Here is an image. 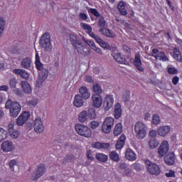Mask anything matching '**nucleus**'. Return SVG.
<instances>
[{
    "label": "nucleus",
    "instance_id": "1",
    "mask_svg": "<svg viewBox=\"0 0 182 182\" xmlns=\"http://www.w3.org/2000/svg\"><path fill=\"white\" fill-rule=\"evenodd\" d=\"M69 39L71 45H73L74 49L77 50L80 55H85L87 56L90 53V50L87 48V46L83 45L82 39L80 38L77 34L73 33L69 35Z\"/></svg>",
    "mask_w": 182,
    "mask_h": 182
},
{
    "label": "nucleus",
    "instance_id": "2",
    "mask_svg": "<svg viewBox=\"0 0 182 182\" xmlns=\"http://www.w3.org/2000/svg\"><path fill=\"white\" fill-rule=\"evenodd\" d=\"M35 65L36 69L40 71L36 85L37 87H42V86H43V82H45L46 79H48V76H49V71L48 69L43 68V64L41 63V58L38 53H36Z\"/></svg>",
    "mask_w": 182,
    "mask_h": 182
},
{
    "label": "nucleus",
    "instance_id": "3",
    "mask_svg": "<svg viewBox=\"0 0 182 182\" xmlns=\"http://www.w3.org/2000/svg\"><path fill=\"white\" fill-rule=\"evenodd\" d=\"M5 108L9 109V115L11 117H18V115L21 113V110H22L21 104L16 101H12L11 100H8L6 102Z\"/></svg>",
    "mask_w": 182,
    "mask_h": 182
},
{
    "label": "nucleus",
    "instance_id": "4",
    "mask_svg": "<svg viewBox=\"0 0 182 182\" xmlns=\"http://www.w3.org/2000/svg\"><path fill=\"white\" fill-rule=\"evenodd\" d=\"M99 32L104 35V36H107V38H116V33H114L112 30L106 28V20H105V17L103 16H100L97 21Z\"/></svg>",
    "mask_w": 182,
    "mask_h": 182
},
{
    "label": "nucleus",
    "instance_id": "5",
    "mask_svg": "<svg viewBox=\"0 0 182 182\" xmlns=\"http://www.w3.org/2000/svg\"><path fill=\"white\" fill-rule=\"evenodd\" d=\"M135 136L139 140H141L146 137L147 134V127L141 122H136L134 125Z\"/></svg>",
    "mask_w": 182,
    "mask_h": 182
},
{
    "label": "nucleus",
    "instance_id": "6",
    "mask_svg": "<svg viewBox=\"0 0 182 182\" xmlns=\"http://www.w3.org/2000/svg\"><path fill=\"white\" fill-rule=\"evenodd\" d=\"M40 46L45 50V52L50 53L52 52L53 46L50 42V33H46L40 38Z\"/></svg>",
    "mask_w": 182,
    "mask_h": 182
},
{
    "label": "nucleus",
    "instance_id": "7",
    "mask_svg": "<svg viewBox=\"0 0 182 182\" xmlns=\"http://www.w3.org/2000/svg\"><path fill=\"white\" fill-rule=\"evenodd\" d=\"M145 164L148 173L154 176H159V174H160L161 171L159 165L152 163L149 159L145 160Z\"/></svg>",
    "mask_w": 182,
    "mask_h": 182
},
{
    "label": "nucleus",
    "instance_id": "8",
    "mask_svg": "<svg viewBox=\"0 0 182 182\" xmlns=\"http://www.w3.org/2000/svg\"><path fill=\"white\" fill-rule=\"evenodd\" d=\"M75 130L80 136H83L84 137H90L92 136L90 129L83 124H77L75 125Z\"/></svg>",
    "mask_w": 182,
    "mask_h": 182
},
{
    "label": "nucleus",
    "instance_id": "9",
    "mask_svg": "<svg viewBox=\"0 0 182 182\" xmlns=\"http://www.w3.org/2000/svg\"><path fill=\"white\" fill-rule=\"evenodd\" d=\"M45 171H46V168L43 164L38 165L36 170L32 174L33 180L35 181L41 178L45 174Z\"/></svg>",
    "mask_w": 182,
    "mask_h": 182
},
{
    "label": "nucleus",
    "instance_id": "10",
    "mask_svg": "<svg viewBox=\"0 0 182 182\" xmlns=\"http://www.w3.org/2000/svg\"><path fill=\"white\" fill-rule=\"evenodd\" d=\"M152 56L159 60H162L163 62H167V60H168V58L166 56L164 52L159 51L157 48H154L152 50Z\"/></svg>",
    "mask_w": 182,
    "mask_h": 182
},
{
    "label": "nucleus",
    "instance_id": "11",
    "mask_svg": "<svg viewBox=\"0 0 182 182\" xmlns=\"http://www.w3.org/2000/svg\"><path fill=\"white\" fill-rule=\"evenodd\" d=\"M112 56L117 63H120L121 65H129V62L126 60V58L122 55L120 53L114 51L112 53Z\"/></svg>",
    "mask_w": 182,
    "mask_h": 182
},
{
    "label": "nucleus",
    "instance_id": "12",
    "mask_svg": "<svg viewBox=\"0 0 182 182\" xmlns=\"http://www.w3.org/2000/svg\"><path fill=\"white\" fill-rule=\"evenodd\" d=\"M29 117V112H24L21 114H20L19 117L16 119V124H17V126H23V124L26 123Z\"/></svg>",
    "mask_w": 182,
    "mask_h": 182
},
{
    "label": "nucleus",
    "instance_id": "13",
    "mask_svg": "<svg viewBox=\"0 0 182 182\" xmlns=\"http://www.w3.org/2000/svg\"><path fill=\"white\" fill-rule=\"evenodd\" d=\"M114 102V100L113 99V96L112 95H107L104 98L103 102V107L105 110H110L113 106V103Z\"/></svg>",
    "mask_w": 182,
    "mask_h": 182
},
{
    "label": "nucleus",
    "instance_id": "14",
    "mask_svg": "<svg viewBox=\"0 0 182 182\" xmlns=\"http://www.w3.org/2000/svg\"><path fill=\"white\" fill-rule=\"evenodd\" d=\"M92 106L99 109L102 106L103 103V99H102V95L99 94H93L92 95Z\"/></svg>",
    "mask_w": 182,
    "mask_h": 182
},
{
    "label": "nucleus",
    "instance_id": "15",
    "mask_svg": "<svg viewBox=\"0 0 182 182\" xmlns=\"http://www.w3.org/2000/svg\"><path fill=\"white\" fill-rule=\"evenodd\" d=\"M33 127L36 133L43 132V130H45V127H43V122H42V119H41V117L36 118L34 120Z\"/></svg>",
    "mask_w": 182,
    "mask_h": 182
},
{
    "label": "nucleus",
    "instance_id": "16",
    "mask_svg": "<svg viewBox=\"0 0 182 182\" xmlns=\"http://www.w3.org/2000/svg\"><path fill=\"white\" fill-rule=\"evenodd\" d=\"M168 142L167 141H164L161 144L159 148L158 149V153L160 157H163L168 151Z\"/></svg>",
    "mask_w": 182,
    "mask_h": 182
},
{
    "label": "nucleus",
    "instance_id": "17",
    "mask_svg": "<svg viewBox=\"0 0 182 182\" xmlns=\"http://www.w3.org/2000/svg\"><path fill=\"white\" fill-rule=\"evenodd\" d=\"M171 130V127L170 126H160L157 129V134L161 137H166Z\"/></svg>",
    "mask_w": 182,
    "mask_h": 182
},
{
    "label": "nucleus",
    "instance_id": "18",
    "mask_svg": "<svg viewBox=\"0 0 182 182\" xmlns=\"http://www.w3.org/2000/svg\"><path fill=\"white\" fill-rule=\"evenodd\" d=\"M164 161L167 166H173L174 164V161H176V155L173 152H168L164 156Z\"/></svg>",
    "mask_w": 182,
    "mask_h": 182
},
{
    "label": "nucleus",
    "instance_id": "19",
    "mask_svg": "<svg viewBox=\"0 0 182 182\" xmlns=\"http://www.w3.org/2000/svg\"><path fill=\"white\" fill-rule=\"evenodd\" d=\"M92 149H97L98 150L103 149L106 150L110 147L109 143H103V142H92L91 144Z\"/></svg>",
    "mask_w": 182,
    "mask_h": 182
},
{
    "label": "nucleus",
    "instance_id": "20",
    "mask_svg": "<svg viewBox=\"0 0 182 182\" xmlns=\"http://www.w3.org/2000/svg\"><path fill=\"white\" fill-rule=\"evenodd\" d=\"M1 147L3 151L8 153V151H12L14 150V144L11 141H6L1 144Z\"/></svg>",
    "mask_w": 182,
    "mask_h": 182
},
{
    "label": "nucleus",
    "instance_id": "21",
    "mask_svg": "<svg viewBox=\"0 0 182 182\" xmlns=\"http://www.w3.org/2000/svg\"><path fill=\"white\" fill-rule=\"evenodd\" d=\"M125 159L129 161H134L137 158L136 153L132 149H127L125 151Z\"/></svg>",
    "mask_w": 182,
    "mask_h": 182
},
{
    "label": "nucleus",
    "instance_id": "22",
    "mask_svg": "<svg viewBox=\"0 0 182 182\" xmlns=\"http://www.w3.org/2000/svg\"><path fill=\"white\" fill-rule=\"evenodd\" d=\"M20 65L23 69H29L32 65V59L29 57H26L21 60Z\"/></svg>",
    "mask_w": 182,
    "mask_h": 182
},
{
    "label": "nucleus",
    "instance_id": "23",
    "mask_svg": "<svg viewBox=\"0 0 182 182\" xmlns=\"http://www.w3.org/2000/svg\"><path fill=\"white\" fill-rule=\"evenodd\" d=\"M80 96L85 99V100H87L90 97V92H89V89L86 87H81L79 89Z\"/></svg>",
    "mask_w": 182,
    "mask_h": 182
},
{
    "label": "nucleus",
    "instance_id": "24",
    "mask_svg": "<svg viewBox=\"0 0 182 182\" xmlns=\"http://www.w3.org/2000/svg\"><path fill=\"white\" fill-rule=\"evenodd\" d=\"M81 28L82 29H85L87 31V33L91 36L93 39L96 38L97 35L95 34V33L92 32V26H89L87 23H82L81 24Z\"/></svg>",
    "mask_w": 182,
    "mask_h": 182
},
{
    "label": "nucleus",
    "instance_id": "25",
    "mask_svg": "<svg viewBox=\"0 0 182 182\" xmlns=\"http://www.w3.org/2000/svg\"><path fill=\"white\" fill-rule=\"evenodd\" d=\"M85 102L83 101V97L80 96V95H76L74 98V106L75 107H82L83 106Z\"/></svg>",
    "mask_w": 182,
    "mask_h": 182
},
{
    "label": "nucleus",
    "instance_id": "26",
    "mask_svg": "<svg viewBox=\"0 0 182 182\" xmlns=\"http://www.w3.org/2000/svg\"><path fill=\"white\" fill-rule=\"evenodd\" d=\"M21 85L24 93H26V95L32 93V87H31L29 82L27 81H21Z\"/></svg>",
    "mask_w": 182,
    "mask_h": 182
},
{
    "label": "nucleus",
    "instance_id": "27",
    "mask_svg": "<svg viewBox=\"0 0 182 182\" xmlns=\"http://www.w3.org/2000/svg\"><path fill=\"white\" fill-rule=\"evenodd\" d=\"M134 65L139 72H143V70H144V68L141 67V59H140V55L139 54L135 55Z\"/></svg>",
    "mask_w": 182,
    "mask_h": 182
},
{
    "label": "nucleus",
    "instance_id": "28",
    "mask_svg": "<svg viewBox=\"0 0 182 182\" xmlns=\"http://www.w3.org/2000/svg\"><path fill=\"white\" fill-rule=\"evenodd\" d=\"M125 141H126V136L121 135V136L119 137V139H118L115 145L117 150H122V149H123V146H124Z\"/></svg>",
    "mask_w": 182,
    "mask_h": 182
},
{
    "label": "nucleus",
    "instance_id": "29",
    "mask_svg": "<svg viewBox=\"0 0 182 182\" xmlns=\"http://www.w3.org/2000/svg\"><path fill=\"white\" fill-rule=\"evenodd\" d=\"M13 73L15 75H19L23 79H29V74L23 69H14Z\"/></svg>",
    "mask_w": 182,
    "mask_h": 182
},
{
    "label": "nucleus",
    "instance_id": "30",
    "mask_svg": "<svg viewBox=\"0 0 182 182\" xmlns=\"http://www.w3.org/2000/svg\"><path fill=\"white\" fill-rule=\"evenodd\" d=\"M117 9H119V14L123 16L127 15V11L126 10V3L124 1H120L117 5Z\"/></svg>",
    "mask_w": 182,
    "mask_h": 182
},
{
    "label": "nucleus",
    "instance_id": "31",
    "mask_svg": "<svg viewBox=\"0 0 182 182\" xmlns=\"http://www.w3.org/2000/svg\"><path fill=\"white\" fill-rule=\"evenodd\" d=\"M114 116L115 119H120L122 117V105L117 103L114 108Z\"/></svg>",
    "mask_w": 182,
    "mask_h": 182
},
{
    "label": "nucleus",
    "instance_id": "32",
    "mask_svg": "<svg viewBox=\"0 0 182 182\" xmlns=\"http://www.w3.org/2000/svg\"><path fill=\"white\" fill-rule=\"evenodd\" d=\"M95 159L100 161L101 163H106L107 161L109 156L105 154L102 153H98L95 155Z\"/></svg>",
    "mask_w": 182,
    "mask_h": 182
},
{
    "label": "nucleus",
    "instance_id": "33",
    "mask_svg": "<svg viewBox=\"0 0 182 182\" xmlns=\"http://www.w3.org/2000/svg\"><path fill=\"white\" fill-rule=\"evenodd\" d=\"M92 90L95 93L94 95H102V93L103 92L102 87L97 82L93 84Z\"/></svg>",
    "mask_w": 182,
    "mask_h": 182
},
{
    "label": "nucleus",
    "instance_id": "34",
    "mask_svg": "<svg viewBox=\"0 0 182 182\" xmlns=\"http://www.w3.org/2000/svg\"><path fill=\"white\" fill-rule=\"evenodd\" d=\"M122 132H123V126L122 125V123L117 124L114 129V135L119 136V134H122Z\"/></svg>",
    "mask_w": 182,
    "mask_h": 182
},
{
    "label": "nucleus",
    "instance_id": "35",
    "mask_svg": "<svg viewBox=\"0 0 182 182\" xmlns=\"http://www.w3.org/2000/svg\"><path fill=\"white\" fill-rule=\"evenodd\" d=\"M78 120L80 123H85L87 120V112L82 111L78 115Z\"/></svg>",
    "mask_w": 182,
    "mask_h": 182
},
{
    "label": "nucleus",
    "instance_id": "36",
    "mask_svg": "<svg viewBox=\"0 0 182 182\" xmlns=\"http://www.w3.org/2000/svg\"><path fill=\"white\" fill-rule=\"evenodd\" d=\"M109 159L113 160V161H116L117 163L120 161V156H119V154L114 151L109 153Z\"/></svg>",
    "mask_w": 182,
    "mask_h": 182
},
{
    "label": "nucleus",
    "instance_id": "37",
    "mask_svg": "<svg viewBox=\"0 0 182 182\" xmlns=\"http://www.w3.org/2000/svg\"><path fill=\"white\" fill-rule=\"evenodd\" d=\"M173 58L178 62H182V55L180 50L177 48L173 49Z\"/></svg>",
    "mask_w": 182,
    "mask_h": 182
},
{
    "label": "nucleus",
    "instance_id": "38",
    "mask_svg": "<svg viewBox=\"0 0 182 182\" xmlns=\"http://www.w3.org/2000/svg\"><path fill=\"white\" fill-rule=\"evenodd\" d=\"M5 25H6V21L4 17H0V38L2 36L4 31H5Z\"/></svg>",
    "mask_w": 182,
    "mask_h": 182
},
{
    "label": "nucleus",
    "instance_id": "39",
    "mask_svg": "<svg viewBox=\"0 0 182 182\" xmlns=\"http://www.w3.org/2000/svg\"><path fill=\"white\" fill-rule=\"evenodd\" d=\"M105 124H106L107 126L110 127L111 128L113 127L114 124V119L112 118V117H107L105 119V120L103 122Z\"/></svg>",
    "mask_w": 182,
    "mask_h": 182
},
{
    "label": "nucleus",
    "instance_id": "40",
    "mask_svg": "<svg viewBox=\"0 0 182 182\" xmlns=\"http://www.w3.org/2000/svg\"><path fill=\"white\" fill-rule=\"evenodd\" d=\"M8 132L3 128H0V143L2 140H5L8 137Z\"/></svg>",
    "mask_w": 182,
    "mask_h": 182
},
{
    "label": "nucleus",
    "instance_id": "41",
    "mask_svg": "<svg viewBox=\"0 0 182 182\" xmlns=\"http://www.w3.org/2000/svg\"><path fill=\"white\" fill-rule=\"evenodd\" d=\"M150 149H156L159 146V141L156 139H151L149 142Z\"/></svg>",
    "mask_w": 182,
    "mask_h": 182
},
{
    "label": "nucleus",
    "instance_id": "42",
    "mask_svg": "<svg viewBox=\"0 0 182 182\" xmlns=\"http://www.w3.org/2000/svg\"><path fill=\"white\" fill-rule=\"evenodd\" d=\"M75 161V156L67 155L63 159V163H73Z\"/></svg>",
    "mask_w": 182,
    "mask_h": 182
},
{
    "label": "nucleus",
    "instance_id": "43",
    "mask_svg": "<svg viewBox=\"0 0 182 182\" xmlns=\"http://www.w3.org/2000/svg\"><path fill=\"white\" fill-rule=\"evenodd\" d=\"M88 117H90L92 119H96V109L94 108H89Z\"/></svg>",
    "mask_w": 182,
    "mask_h": 182
},
{
    "label": "nucleus",
    "instance_id": "44",
    "mask_svg": "<svg viewBox=\"0 0 182 182\" xmlns=\"http://www.w3.org/2000/svg\"><path fill=\"white\" fill-rule=\"evenodd\" d=\"M151 122L155 125L157 126V124H159L160 123V116H159V114H154L153 117H152V121Z\"/></svg>",
    "mask_w": 182,
    "mask_h": 182
},
{
    "label": "nucleus",
    "instance_id": "45",
    "mask_svg": "<svg viewBox=\"0 0 182 182\" xmlns=\"http://www.w3.org/2000/svg\"><path fill=\"white\" fill-rule=\"evenodd\" d=\"M102 130L103 133H105L107 134L108 133H110L112 132V127H109V125H107L106 124L103 123L102 127Z\"/></svg>",
    "mask_w": 182,
    "mask_h": 182
},
{
    "label": "nucleus",
    "instance_id": "46",
    "mask_svg": "<svg viewBox=\"0 0 182 182\" xmlns=\"http://www.w3.org/2000/svg\"><path fill=\"white\" fill-rule=\"evenodd\" d=\"M16 85H18V80H16V78H12L9 80V86L11 89H16Z\"/></svg>",
    "mask_w": 182,
    "mask_h": 182
},
{
    "label": "nucleus",
    "instance_id": "47",
    "mask_svg": "<svg viewBox=\"0 0 182 182\" xmlns=\"http://www.w3.org/2000/svg\"><path fill=\"white\" fill-rule=\"evenodd\" d=\"M122 99L125 103H127L130 100V91L126 90L124 95L122 97Z\"/></svg>",
    "mask_w": 182,
    "mask_h": 182
},
{
    "label": "nucleus",
    "instance_id": "48",
    "mask_svg": "<svg viewBox=\"0 0 182 182\" xmlns=\"http://www.w3.org/2000/svg\"><path fill=\"white\" fill-rule=\"evenodd\" d=\"M17 163L18 162L15 159H12L9 162V166L11 171H14V167L16 166Z\"/></svg>",
    "mask_w": 182,
    "mask_h": 182
},
{
    "label": "nucleus",
    "instance_id": "49",
    "mask_svg": "<svg viewBox=\"0 0 182 182\" xmlns=\"http://www.w3.org/2000/svg\"><path fill=\"white\" fill-rule=\"evenodd\" d=\"M12 139H18L19 137V132L16 129H14L11 132H9Z\"/></svg>",
    "mask_w": 182,
    "mask_h": 182
},
{
    "label": "nucleus",
    "instance_id": "50",
    "mask_svg": "<svg viewBox=\"0 0 182 182\" xmlns=\"http://www.w3.org/2000/svg\"><path fill=\"white\" fill-rule=\"evenodd\" d=\"M88 12L90 14H92L94 15V16H96L97 18H99L100 16V13L97 11L96 9H90Z\"/></svg>",
    "mask_w": 182,
    "mask_h": 182
},
{
    "label": "nucleus",
    "instance_id": "51",
    "mask_svg": "<svg viewBox=\"0 0 182 182\" xmlns=\"http://www.w3.org/2000/svg\"><path fill=\"white\" fill-rule=\"evenodd\" d=\"M168 73L169 75H177L178 73V70L174 68H168Z\"/></svg>",
    "mask_w": 182,
    "mask_h": 182
},
{
    "label": "nucleus",
    "instance_id": "52",
    "mask_svg": "<svg viewBox=\"0 0 182 182\" xmlns=\"http://www.w3.org/2000/svg\"><path fill=\"white\" fill-rule=\"evenodd\" d=\"M100 46H101V47L103 48L104 49H109V48H110V46L109 45V43L105 42L103 40H102V41L100 43Z\"/></svg>",
    "mask_w": 182,
    "mask_h": 182
},
{
    "label": "nucleus",
    "instance_id": "53",
    "mask_svg": "<svg viewBox=\"0 0 182 182\" xmlns=\"http://www.w3.org/2000/svg\"><path fill=\"white\" fill-rule=\"evenodd\" d=\"M90 127L91 129H97V127H99V122L97 121H92L90 122Z\"/></svg>",
    "mask_w": 182,
    "mask_h": 182
},
{
    "label": "nucleus",
    "instance_id": "54",
    "mask_svg": "<svg viewBox=\"0 0 182 182\" xmlns=\"http://www.w3.org/2000/svg\"><path fill=\"white\" fill-rule=\"evenodd\" d=\"M15 90H14L15 95H16V96H19L20 97H21L22 96H23V93H22V91H21V90H19V88H14Z\"/></svg>",
    "mask_w": 182,
    "mask_h": 182
},
{
    "label": "nucleus",
    "instance_id": "55",
    "mask_svg": "<svg viewBox=\"0 0 182 182\" xmlns=\"http://www.w3.org/2000/svg\"><path fill=\"white\" fill-rule=\"evenodd\" d=\"M28 106L35 107V106H36V105H38V100H36V99L31 100L28 101Z\"/></svg>",
    "mask_w": 182,
    "mask_h": 182
},
{
    "label": "nucleus",
    "instance_id": "56",
    "mask_svg": "<svg viewBox=\"0 0 182 182\" xmlns=\"http://www.w3.org/2000/svg\"><path fill=\"white\" fill-rule=\"evenodd\" d=\"M85 43H87V45H89L91 49H96V45H95V43L93 41H85Z\"/></svg>",
    "mask_w": 182,
    "mask_h": 182
},
{
    "label": "nucleus",
    "instance_id": "57",
    "mask_svg": "<svg viewBox=\"0 0 182 182\" xmlns=\"http://www.w3.org/2000/svg\"><path fill=\"white\" fill-rule=\"evenodd\" d=\"M119 167L120 170H123V171H124L125 169H127L128 168L127 164H126L124 162H120Z\"/></svg>",
    "mask_w": 182,
    "mask_h": 182
},
{
    "label": "nucleus",
    "instance_id": "58",
    "mask_svg": "<svg viewBox=\"0 0 182 182\" xmlns=\"http://www.w3.org/2000/svg\"><path fill=\"white\" fill-rule=\"evenodd\" d=\"M122 50L124 52H126V53H131L132 52V49L129 48V47L127 46V45H124L122 46Z\"/></svg>",
    "mask_w": 182,
    "mask_h": 182
},
{
    "label": "nucleus",
    "instance_id": "59",
    "mask_svg": "<svg viewBox=\"0 0 182 182\" xmlns=\"http://www.w3.org/2000/svg\"><path fill=\"white\" fill-rule=\"evenodd\" d=\"M80 18L82 19V21H86L87 19V16L85 13H80Z\"/></svg>",
    "mask_w": 182,
    "mask_h": 182
},
{
    "label": "nucleus",
    "instance_id": "60",
    "mask_svg": "<svg viewBox=\"0 0 182 182\" xmlns=\"http://www.w3.org/2000/svg\"><path fill=\"white\" fill-rule=\"evenodd\" d=\"M132 173V170L130 168H127L125 170H124L123 175L124 176H129V174Z\"/></svg>",
    "mask_w": 182,
    "mask_h": 182
},
{
    "label": "nucleus",
    "instance_id": "61",
    "mask_svg": "<svg viewBox=\"0 0 182 182\" xmlns=\"http://www.w3.org/2000/svg\"><path fill=\"white\" fill-rule=\"evenodd\" d=\"M133 167L134 170H137L138 171H140V170H141V166H140L139 164H134L133 165Z\"/></svg>",
    "mask_w": 182,
    "mask_h": 182
},
{
    "label": "nucleus",
    "instance_id": "62",
    "mask_svg": "<svg viewBox=\"0 0 182 182\" xmlns=\"http://www.w3.org/2000/svg\"><path fill=\"white\" fill-rule=\"evenodd\" d=\"M7 129H8L9 133V132H12L13 130H15V129H14V124H9L8 126H7Z\"/></svg>",
    "mask_w": 182,
    "mask_h": 182
},
{
    "label": "nucleus",
    "instance_id": "63",
    "mask_svg": "<svg viewBox=\"0 0 182 182\" xmlns=\"http://www.w3.org/2000/svg\"><path fill=\"white\" fill-rule=\"evenodd\" d=\"M178 80H179L178 77H177V76L173 77L172 79L173 85H177V83H178Z\"/></svg>",
    "mask_w": 182,
    "mask_h": 182
},
{
    "label": "nucleus",
    "instance_id": "64",
    "mask_svg": "<svg viewBox=\"0 0 182 182\" xmlns=\"http://www.w3.org/2000/svg\"><path fill=\"white\" fill-rule=\"evenodd\" d=\"M166 177H174V171H169L168 173H166Z\"/></svg>",
    "mask_w": 182,
    "mask_h": 182
}]
</instances>
